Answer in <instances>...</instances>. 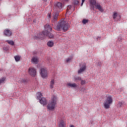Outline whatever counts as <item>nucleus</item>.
Here are the masks:
<instances>
[{"mask_svg":"<svg viewBox=\"0 0 127 127\" xmlns=\"http://www.w3.org/2000/svg\"><path fill=\"white\" fill-rule=\"evenodd\" d=\"M70 27V25L67 21L63 20L60 22L56 26H55L54 28L57 31H62L63 30L64 32H66V31L69 30Z\"/></svg>","mask_w":127,"mask_h":127,"instance_id":"1","label":"nucleus"},{"mask_svg":"<svg viewBox=\"0 0 127 127\" xmlns=\"http://www.w3.org/2000/svg\"><path fill=\"white\" fill-rule=\"evenodd\" d=\"M59 11H54V13H52V25L53 26L54 28V26H56L57 25V23H58V16H59Z\"/></svg>","mask_w":127,"mask_h":127,"instance_id":"2","label":"nucleus"},{"mask_svg":"<svg viewBox=\"0 0 127 127\" xmlns=\"http://www.w3.org/2000/svg\"><path fill=\"white\" fill-rule=\"evenodd\" d=\"M113 104V97L112 96H108L104 102V108L105 109H110L111 105Z\"/></svg>","mask_w":127,"mask_h":127,"instance_id":"3","label":"nucleus"},{"mask_svg":"<svg viewBox=\"0 0 127 127\" xmlns=\"http://www.w3.org/2000/svg\"><path fill=\"white\" fill-rule=\"evenodd\" d=\"M63 4L60 2H57L54 5V8H56L55 11H59V13H60V11H62V10H63Z\"/></svg>","mask_w":127,"mask_h":127,"instance_id":"4","label":"nucleus"},{"mask_svg":"<svg viewBox=\"0 0 127 127\" xmlns=\"http://www.w3.org/2000/svg\"><path fill=\"white\" fill-rule=\"evenodd\" d=\"M40 75L42 78H46L48 76V71L47 68H42L40 70Z\"/></svg>","mask_w":127,"mask_h":127,"instance_id":"5","label":"nucleus"},{"mask_svg":"<svg viewBox=\"0 0 127 127\" xmlns=\"http://www.w3.org/2000/svg\"><path fill=\"white\" fill-rule=\"evenodd\" d=\"M28 72L31 76L34 77L36 75V69L33 67H29Z\"/></svg>","mask_w":127,"mask_h":127,"instance_id":"6","label":"nucleus"},{"mask_svg":"<svg viewBox=\"0 0 127 127\" xmlns=\"http://www.w3.org/2000/svg\"><path fill=\"white\" fill-rule=\"evenodd\" d=\"M47 34L48 33L46 32V31H43L42 32L39 33L38 36L39 38H42L43 39L44 38H45L46 36H47Z\"/></svg>","mask_w":127,"mask_h":127,"instance_id":"7","label":"nucleus"},{"mask_svg":"<svg viewBox=\"0 0 127 127\" xmlns=\"http://www.w3.org/2000/svg\"><path fill=\"white\" fill-rule=\"evenodd\" d=\"M56 105V103L53 102L52 101H51V102H49L48 105V109L50 110H54Z\"/></svg>","mask_w":127,"mask_h":127,"instance_id":"8","label":"nucleus"},{"mask_svg":"<svg viewBox=\"0 0 127 127\" xmlns=\"http://www.w3.org/2000/svg\"><path fill=\"white\" fill-rule=\"evenodd\" d=\"M45 31L46 32H50L52 30V27L49 24H46L44 26Z\"/></svg>","mask_w":127,"mask_h":127,"instance_id":"9","label":"nucleus"},{"mask_svg":"<svg viewBox=\"0 0 127 127\" xmlns=\"http://www.w3.org/2000/svg\"><path fill=\"white\" fill-rule=\"evenodd\" d=\"M39 101L40 104H41L43 106L47 105V101L46 100V98L44 97H42L41 99L39 100Z\"/></svg>","mask_w":127,"mask_h":127,"instance_id":"10","label":"nucleus"},{"mask_svg":"<svg viewBox=\"0 0 127 127\" xmlns=\"http://www.w3.org/2000/svg\"><path fill=\"white\" fill-rule=\"evenodd\" d=\"M11 34V31H10V30H8V29H6L4 30V35H5V36L9 37V36H10Z\"/></svg>","mask_w":127,"mask_h":127,"instance_id":"11","label":"nucleus"},{"mask_svg":"<svg viewBox=\"0 0 127 127\" xmlns=\"http://www.w3.org/2000/svg\"><path fill=\"white\" fill-rule=\"evenodd\" d=\"M95 6L96 9H98L101 12H104V9H103V7H102V5H101L100 4L97 3L95 4Z\"/></svg>","mask_w":127,"mask_h":127,"instance_id":"12","label":"nucleus"},{"mask_svg":"<svg viewBox=\"0 0 127 127\" xmlns=\"http://www.w3.org/2000/svg\"><path fill=\"white\" fill-rule=\"evenodd\" d=\"M86 70V64H83L82 66L80 67V69L78 70V74L84 72Z\"/></svg>","mask_w":127,"mask_h":127,"instance_id":"13","label":"nucleus"},{"mask_svg":"<svg viewBox=\"0 0 127 127\" xmlns=\"http://www.w3.org/2000/svg\"><path fill=\"white\" fill-rule=\"evenodd\" d=\"M31 62L34 64H37L38 63V58H37V57H33L31 59Z\"/></svg>","mask_w":127,"mask_h":127,"instance_id":"14","label":"nucleus"},{"mask_svg":"<svg viewBox=\"0 0 127 127\" xmlns=\"http://www.w3.org/2000/svg\"><path fill=\"white\" fill-rule=\"evenodd\" d=\"M59 127H66L65 126V123H64V120L62 119L60 121Z\"/></svg>","mask_w":127,"mask_h":127,"instance_id":"15","label":"nucleus"},{"mask_svg":"<svg viewBox=\"0 0 127 127\" xmlns=\"http://www.w3.org/2000/svg\"><path fill=\"white\" fill-rule=\"evenodd\" d=\"M97 2L96 0H90V4L91 6H93L94 7V5L95 6L97 4Z\"/></svg>","mask_w":127,"mask_h":127,"instance_id":"16","label":"nucleus"},{"mask_svg":"<svg viewBox=\"0 0 127 127\" xmlns=\"http://www.w3.org/2000/svg\"><path fill=\"white\" fill-rule=\"evenodd\" d=\"M47 32V36L48 37H49V38H50V39H51L52 38H54V35H53V34L49 32Z\"/></svg>","mask_w":127,"mask_h":127,"instance_id":"17","label":"nucleus"},{"mask_svg":"<svg viewBox=\"0 0 127 127\" xmlns=\"http://www.w3.org/2000/svg\"><path fill=\"white\" fill-rule=\"evenodd\" d=\"M112 16L113 19H116V18L118 17V12L116 11H115L112 14Z\"/></svg>","mask_w":127,"mask_h":127,"instance_id":"18","label":"nucleus"},{"mask_svg":"<svg viewBox=\"0 0 127 127\" xmlns=\"http://www.w3.org/2000/svg\"><path fill=\"white\" fill-rule=\"evenodd\" d=\"M48 46H49V47H52L54 45V43L51 41H49L47 43Z\"/></svg>","mask_w":127,"mask_h":127,"instance_id":"19","label":"nucleus"},{"mask_svg":"<svg viewBox=\"0 0 127 127\" xmlns=\"http://www.w3.org/2000/svg\"><path fill=\"white\" fill-rule=\"evenodd\" d=\"M79 80V81H81L82 80V78H81V77L78 76H74V81L76 82V81H78Z\"/></svg>","mask_w":127,"mask_h":127,"instance_id":"20","label":"nucleus"},{"mask_svg":"<svg viewBox=\"0 0 127 127\" xmlns=\"http://www.w3.org/2000/svg\"><path fill=\"white\" fill-rule=\"evenodd\" d=\"M67 86L69 87H72L73 88H75V87H77V85L76 83H74L73 84H72L71 83H67Z\"/></svg>","mask_w":127,"mask_h":127,"instance_id":"21","label":"nucleus"},{"mask_svg":"<svg viewBox=\"0 0 127 127\" xmlns=\"http://www.w3.org/2000/svg\"><path fill=\"white\" fill-rule=\"evenodd\" d=\"M54 87V79H52L51 81V83H50V88L51 89H53Z\"/></svg>","mask_w":127,"mask_h":127,"instance_id":"22","label":"nucleus"},{"mask_svg":"<svg viewBox=\"0 0 127 127\" xmlns=\"http://www.w3.org/2000/svg\"><path fill=\"white\" fill-rule=\"evenodd\" d=\"M56 100H57L56 96H53L52 98V102H53V103H55V104H56V102H57Z\"/></svg>","mask_w":127,"mask_h":127,"instance_id":"23","label":"nucleus"},{"mask_svg":"<svg viewBox=\"0 0 127 127\" xmlns=\"http://www.w3.org/2000/svg\"><path fill=\"white\" fill-rule=\"evenodd\" d=\"M14 59L16 62H18L20 60V57L19 56H15L14 57Z\"/></svg>","mask_w":127,"mask_h":127,"instance_id":"24","label":"nucleus"},{"mask_svg":"<svg viewBox=\"0 0 127 127\" xmlns=\"http://www.w3.org/2000/svg\"><path fill=\"white\" fill-rule=\"evenodd\" d=\"M72 3L74 5H78L79 4V1L78 0H74Z\"/></svg>","mask_w":127,"mask_h":127,"instance_id":"25","label":"nucleus"},{"mask_svg":"<svg viewBox=\"0 0 127 127\" xmlns=\"http://www.w3.org/2000/svg\"><path fill=\"white\" fill-rule=\"evenodd\" d=\"M6 42H7L10 45H14V42L12 41L6 40Z\"/></svg>","mask_w":127,"mask_h":127,"instance_id":"26","label":"nucleus"},{"mask_svg":"<svg viewBox=\"0 0 127 127\" xmlns=\"http://www.w3.org/2000/svg\"><path fill=\"white\" fill-rule=\"evenodd\" d=\"M38 96H37V99L38 100H41V97H42V94L41 93H40V92H39L37 94Z\"/></svg>","mask_w":127,"mask_h":127,"instance_id":"27","label":"nucleus"},{"mask_svg":"<svg viewBox=\"0 0 127 127\" xmlns=\"http://www.w3.org/2000/svg\"><path fill=\"white\" fill-rule=\"evenodd\" d=\"M47 18L48 19V20H50V19H51V13H48Z\"/></svg>","mask_w":127,"mask_h":127,"instance_id":"28","label":"nucleus"},{"mask_svg":"<svg viewBox=\"0 0 127 127\" xmlns=\"http://www.w3.org/2000/svg\"><path fill=\"white\" fill-rule=\"evenodd\" d=\"M89 21L88 20H87L86 19H84L83 20H82V23L83 24H87V23H88V22Z\"/></svg>","mask_w":127,"mask_h":127,"instance_id":"29","label":"nucleus"},{"mask_svg":"<svg viewBox=\"0 0 127 127\" xmlns=\"http://www.w3.org/2000/svg\"><path fill=\"white\" fill-rule=\"evenodd\" d=\"M72 8V6L71 5H69L67 6V12L69 11V10H70V9H71Z\"/></svg>","mask_w":127,"mask_h":127,"instance_id":"30","label":"nucleus"},{"mask_svg":"<svg viewBox=\"0 0 127 127\" xmlns=\"http://www.w3.org/2000/svg\"><path fill=\"white\" fill-rule=\"evenodd\" d=\"M81 85H85L86 84V80H81Z\"/></svg>","mask_w":127,"mask_h":127,"instance_id":"31","label":"nucleus"},{"mask_svg":"<svg viewBox=\"0 0 127 127\" xmlns=\"http://www.w3.org/2000/svg\"><path fill=\"white\" fill-rule=\"evenodd\" d=\"M70 61H71V59H70V58H67V59H66V60H65V63H69V62H70Z\"/></svg>","mask_w":127,"mask_h":127,"instance_id":"32","label":"nucleus"},{"mask_svg":"<svg viewBox=\"0 0 127 127\" xmlns=\"http://www.w3.org/2000/svg\"><path fill=\"white\" fill-rule=\"evenodd\" d=\"M21 82H22V83H26V82H27V80H26V79H21Z\"/></svg>","mask_w":127,"mask_h":127,"instance_id":"33","label":"nucleus"},{"mask_svg":"<svg viewBox=\"0 0 127 127\" xmlns=\"http://www.w3.org/2000/svg\"><path fill=\"white\" fill-rule=\"evenodd\" d=\"M5 80V77H3V78L1 79V82L2 83V82H4Z\"/></svg>","mask_w":127,"mask_h":127,"instance_id":"34","label":"nucleus"},{"mask_svg":"<svg viewBox=\"0 0 127 127\" xmlns=\"http://www.w3.org/2000/svg\"><path fill=\"white\" fill-rule=\"evenodd\" d=\"M86 0H82V2L81 3V6H82V5H83V4H84V2H85V1Z\"/></svg>","mask_w":127,"mask_h":127,"instance_id":"35","label":"nucleus"},{"mask_svg":"<svg viewBox=\"0 0 127 127\" xmlns=\"http://www.w3.org/2000/svg\"><path fill=\"white\" fill-rule=\"evenodd\" d=\"M122 105H123V104L122 103V102H119L118 103L119 107H122Z\"/></svg>","mask_w":127,"mask_h":127,"instance_id":"36","label":"nucleus"},{"mask_svg":"<svg viewBox=\"0 0 127 127\" xmlns=\"http://www.w3.org/2000/svg\"><path fill=\"white\" fill-rule=\"evenodd\" d=\"M102 62L99 63L98 66L99 67H101L102 66Z\"/></svg>","mask_w":127,"mask_h":127,"instance_id":"37","label":"nucleus"},{"mask_svg":"<svg viewBox=\"0 0 127 127\" xmlns=\"http://www.w3.org/2000/svg\"><path fill=\"white\" fill-rule=\"evenodd\" d=\"M69 127H75V126H74V125H69Z\"/></svg>","mask_w":127,"mask_h":127,"instance_id":"38","label":"nucleus"},{"mask_svg":"<svg viewBox=\"0 0 127 127\" xmlns=\"http://www.w3.org/2000/svg\"><path fill=\"white\" fill-rule=\"evenodd\" d=\"M64 0V1L66 2V1H69L70 0Z\"/></svg>","mask_w":127,"mask_h":127,"instance_id":"39","label":"nucleus"},{"mask_svg":"<svg viewBox=\"0 0 127 127\" xmlns=\"http://www.w3.org/2000/svg\"><path fill=\"white\" fill-rule=\"evenodd\" d=\"M43 1L46 2V1H47V0H43Z\"/></svg>","mask_w":127,"mask_h":127,"instance_id":"40","label":"nucleus"},{"mask_svg":"<svg viewBox=\"0 0 127 127\" xmlns=\"http://www.w3.org/2000/svg\"><path fill=\"white\" fill-rule=\"evenodd\" d=\"M99 38H101V37H98V38H97V39H99Z\"/></svg>","mask_w":127,"mask_h":127,"instance_id":"41","label":"nucleus"},{"mask_svg":"<svg viewBox=\"0 0 127 127\" xmlns=\"http://www.w3.org/2000/svg\"><path fill=\"white\" fill-rule=\"evenodd\" d=\"M74 10H75V7H73V11H74Z\"/></svg>","mask_w":127,"mask_h":127,"instance_id":"42","label":"nucleus"},{"mask_svg":"<svg viewBox=\"0 0 127 127\" xmlns=\"http://www.w3.org/2000/svg\"><path fill=\"white\" fill-rule=\"evenodd\" d=\"M1 83V80L0 79V84Z\"/></svg>","mask_w":127,"mask_h":127,"instance_id":"43","label":"nucleus"}]
</instances>
